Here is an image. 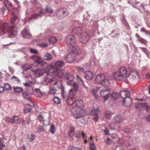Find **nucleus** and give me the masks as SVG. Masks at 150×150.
<instances>
[{
    "mask_svg": "<svg viewBox=\"0 0 150 150\" xmlns=\"http://www.w3.org/2000/svg\"><path fill=\"white\" fill-rule=\"evenodd\" d=\"M24 112L25 113H27L28 112H30L31 110V109L30 108H27L26 106L24 107Z\"/></svg>",
    "mask_w": 150,
    "mask_h": 150,
    "instance_id": "bf43d9fd",
    "label": "nucleus"
},
{
    "mask_svg": "<svg viewBox=\"0 0 150 150\" xmlns=\"http://www.w3.org/2000/svg\"><path fill=\"white\" fill-rule=\"evenodd\" d=\"M111 96L112 98L115 99L117 98L119 96V94L116 92H113L112 94H111Z\"/></svg>",
    "mask_w": 150,
    "mask_h": 150,
    "instance_id": "37998d69",
    "label": "nucleus"
},
{
    "mask_svg": "<svg viewBox=\"0 0 150 150\" xmlns=\"http://www.w3.org/2000/svg\"><path fill=\"white\" fill-rule=\"evenodd\" d=\"M84 75L86 79L88 80L91 79L93 76V72L89 71H86Z\"/></svg>",
    "mask_w": 150,
    "mask_h": 150,
    "instance_id": "bb28decb",
    "label": "nucleus"
},
{
    "mask_svg": "<svg viewBox=\"0 0 150 150\" xmlns=\"http://www.w3.org/2000/svg\"><path fill=\"white\" fill-rule=\"evenodd\" d=\"M77 70L79 71L83 72L84 71V69L83 68H81L80 67H77L76 68Z\"/></svg>",
    "mask_w": 150,
    "mask_h": 150,
    "instance_id": "680f3d73",
    "label": "nucleus"
},
{
    "mask_svg": "<svg viewBox=\"0 0 150 150\" xmlns=\"http://www.w3.org/2000/svg\"><path fill=\"white\" fill-rule=\"evenodd\" d=\"M29 78H31V80L29 79L28 82L23 83L24 86L26 87H31L35 83V79L34 78H32L30 76H28L29 79Z\"/></svg>",
    "mask_w": 150,
    "mask_h": 150,
    "instance_id": "a211bd4d",
    "label": "nucleus"
},
{
    "mask_svg": "<svg viewBox=\"0 0 150 150\" xmlns=\"http://www.w3.org/2000/svg\"><path fill=\"white\" fill-rule=\"evenodd\" d=\"M13 90L16 93L22 92L23 91V88L21 87H13Z\"/></svg>",
    "mask_w": 150,
    "mask_h": 150,
    "instance_id": "e433bc0d",
    "label": "nucleus"
},
{
    "mask_svg": "<svg viewBox=\"0 0 150 150\" xmlns=\"http://www.w3.org/2000/svg\"><path fill=\"white\" fill-rule=\"evenodd\" d=\"M118 71L124 78L127 77V71L125 67H121Z\"/></svg>",
    "mask_w": 150,
    "mask_h": 150,
    "instance_id": "6ab92c4d",
    "label": "nucleus"
},
{
    "mask_svg": "<svg viewBox=\"0 0 150 150\" xmlns=\"http://www.w3.org/2000/svg\"><path fill=\"white\" fill-rule=\"evenodd\" d=\"M79 38L81 43H85L88 40L89 36L86 32L82 31L80 34Z\"/></svg>",
    "mask_w": 150,
    "mask_h": 150,
    "instance_id": "1a4fd4ad",
    "label": "nucleus"
},
{
    "mask_svg": "<svg viewBox=\"0 0 150 150\" xmlns=\"http://www.w3.org/2000/svg\"><path fill=\"white\" fill-rule=\"evenodd\" d=\"M38 130L40 132H42L45 131V130L43 127L40 126L38 128Z\"/></svg>",
    "mask_w": 150,
    "mask_h": 150,
    "instance_id": "69168bd1",
    "label": "nucleus"
},
{
    "mask_svg": "<svg viewBox=\"0 0 150 150\" xmlns=\"http://www.w3.org/2000/svg\"><path fill=\"white\" fill-rule=\"evenodd\" d=\"M17 12V9L15 8H13L11 12L12 14L13 17L11 18L10 22L12 24H17L19 22L18 16L15 14Z\"/></svg>",
    "mask_w": 150,
    "mask_h": 150,
    "instance_id": "0eeeda50",
    "label": "nucleus"
},
{
    "mask_svg": "<svg viewBox=\"0 0 150 150\" xmlns=\"http://www.w3.org/2000/svg\"><path fill=\"white\" fill-rule=\"evenodd\" d=\"M6 121L8 123H11L13 124V118L11 119L9 117H6L5 118Z\"/></svg>",
    "mask_w": 150,
    "mask_h": 150,
    "instance_id": "de8ad7c7",
    "label": "nucleus"
},
{
    "mask_svg": "<svg viewBox=\"0 0 150 150\" xmlns=\"http://www.w3.org/2000/svg\"><path fill=\"white\" fill-rule=\"evenodd\" d=\"M114 79L116 80H122L124 78L119 71L115 72L113 74Z\"/></svg>",
    "mask_w": 150,
    "mask_h": 150,
    "instance_id": "cd10ccee",
    "label": "nucleus"
},
{
    "mask_svg": "<svg viewBox=\"0 0 150 150\" xmlns=\"http://www.w3.org/2000/svg\"><path fill=\"white\" fill-rule=\"evenodd\" d=\"M34 72L35 75L38 77L42 76L44 73H46V71L45 69H38L35 70Z\"/></svg>",
    "mask_w": 150,
    "mask_h": 150,
    "instance_id": "5701e85b",
    "label": "nucleus"
},
{
    "mask_svg": "<svg viewBox=\"0 0 150 150\" xmlns=\"http://www.w3.org/2000/svg\"><path fill=\"white\" fill-rule=\"evenodd\" d=\"M12 118L13 124L15 123L22 124L24 122V121L23 119H20L17 115H14L12 117Z\"/></svg>",
    "mask_w": 150,
    "mask_h": 150,
    "instance_id": "4be33fe9",
    "label": "nucleus"
},
{
    "mask_svg": "<svg viewBox=\"0 0 150 150\" xmlns=\"http://www.w3.org/2000/svg\"><path fill=\"white\" fill-rule=\"evenodd\" d=\"M71 50L72 52L71 53H73L76 55L78 53V49L76 46H72L71 48Z\"/></svg>",
    "mask_w": 150,
    "mask_h": 150,
    "instance_id": "4c0bfd02",
    "label": "nucleus"
},
{
    "mask_svg": "<svg viewBox=\"0 0 150 150\" xmlns=\"http://www.w3.org/2000/svg\"><path fill=\"white\" fill-rule=\"evenodd\" d=\"M93 107L96 108H93L91 112V114L94 116L95 117L93 118V120L95 122H96L98 120L99 118L98 114L99 113V111L98 110V107L96 105H93Z\"/></svg>",
    "mask_w": 150,
    "mask_h": 150,
    "instance_id": "6e6552de",
    "label": "nucleus"
},
{
    "mask_svg": "<svg viewBox=\"0 0 150 150\" xmlns=\"http://www.w3.org/2000/svg\"><path fill=\"white\" fill-rule=\"evenodd\" d=\"M90 150H96L94 143L93 142L89 144Z\"/></svg>",
    "mask_w": 150,
    "mask_h": 150,
    "instance_id": "c03bdc74",
    "label": "nucleus"
},
{
    "mask_svg": "<svg viewBox=\"0 0 150 150\" xmlns=\"http://www.w3.org/2000/svg\"><path fill=\"white\" fill-rule=\"evenodd\" d=\"M69 85L72 86L73 88H72L70 89L69 91V95L67 96H69L70 99H74L75 97V96L76 95V94L77 92L79 90V86L78 85L75 83L74 81L70 83H69Z\"/></svg>",
    "mask_w": 150,
    "mask_h": 150,
    "instance_id": "20e7f679",
    "label": "nucleus"
},
{
    "mask_svg": "<svg viewBox=\"0 0 150 150\" xmlns=\"http://www.w3.org/2000/svg\"><path fill=\"white\" fill-rule=\"evenodd\" d=\"M105 117L107 118H110L111 116V114L110 111H106L105 114Z\"/></svg>",
    "mask_w": 150,
    "mask_h": 150,
    "instance_id": "5fc2aeb1",
    "label": "nucleus"
},
{
    "mask_svg": "<svg viewBox=\"0 0 150 150\" xmlns=\"http://www.w3.org/2000/svg\"><path fill=\"white\" fill-rule=\"evenodd\" d=\"M58 88L60 89L62 93L63 99L67 101V103L69 105H75L77 107H80L83 105V101L81 99H76V95L74 99H70L69 96H65L64 94V88L63 86L60 85V86H57Z\"/></svg>",
    "mask_w": 150,
    "mask_h": 150,
    "instance_id": "f257e3e1",
    "label": "nucleus"
},
{
    "mask_svg": "<svg viewBox=\"0 0 150 150\" xmlns=\"http://www.w3.org/2000/svg\"><path fill=\"white\" fill-rule=\"evenodd\" d=\"M49 76L43 78V80L45 82H47V85H50L51 86H54L56 85L58 83L57 81L54 80L53 79H50L48 77Z\"/></svg>",
    "mask_w": 150,
    "mask_h": 150,
    "instance_id": "ddd939ff",
    "label": "nucleus"
},
{
    "mask_svg": "<svg viewBox=\"0 0 150 150\" xmlns=\"http://www.w3.org/2000/svg\"><path fill=\"white\" fill-rule=\"evenodd\" d=\"M31 58L34 61L38 64H41L42 67H46L47 65V63L41 60L40 57L36 55H33L31 56Z\"/></svg>",
    "mask_w": 150,
    "mask_h": 150,
    "instance_id": "9b49d317",
    "label": "nucleus"
},
{
    "mask_svg": "<svg viewBox=\"0 0 150 150\" xmlns=\"http://www.w3.org/2000/svg\"><path fill=\"white\" fill-rule=\"evenodd\" d=\"M140 48L144 52H145L147 55H148V54L149 53V52L147 49H146V48H143L142 47H140Z\"/></svg>",
    "mask_w": 150,
    "mask_h": 150,
    "instance_id": "0e129e2a",
    "label": "nucleus"
},
{
    "mask_svg": "<svg viewBox=\"0 0 150 150\" xmlns=\"http://www.w3.org/2000/svg\"><path fill=\"white\" fill-rule=\"evenodd\" d=\"M53 101L55 104H58L60 103L61 100L59 98L55 97L54 98Z\"/></svg>",
    "mask_w": 150,
    "mask_h": 150,
    "instance_id": "a19ab883",
    "label": "nucleus"
},
{
    "mask_svg": "<svg viewBox=\"0 0 150 150\" xmlns=\"http://www.w3.org/2000/svg\"><path fill=\"white\" fill-rule=\"evenodd\" d=\"M60 12H62L63 15L64 16H67L68 14L66 8H64L61 10L60 11Z\"/></svg>",
    "mask_w": 150,
    "mask_h": 150,
    "instance_id": "09e8293b",
    "label": "nucleus"
},
{
    "mask_svg": "<svg viewBox=\"0 0 150 150\" xmlns=\"http://www.w3.org/2000/svg\"><path fill=\"white\" fill-rule=\"evenodd\" d=\"M55 130L56 129L55 126L53 124L52 125L50 128V132L52 134H54V133Z\"/></svg>",
    "mask_w": 150,
    "mask_h": 150,
    "instance_id": "a18cd8bd",
    "label": "nucleus"
},
{
    "mask_svg": "<svg viewBox=\"0 0 150 150\" xmlns=\"http://www.w3.org/2000/svg\"><path fill=\"white\" fill-rule=\"evenodd\" d=\"M81 29L79 27L74 28L72 31V32L75 34H80L82 32Z\"/></svg>",
    "mask_w": 150,
    "mask_h": 150,
    "instance_id": "473e14b6",
    "label": "nucleus"
},
{
    "mask_svg": "<svg viewBox=\"0 0 150 150\" xmlns=\"http://www.w3.org/2000/svg\"><path fill=\"white\" fill-rule=\"evenodd\" d=\"M31 68V67L29 64H26L22 66V69L24 71H27Z\"/></svg>",
    "mask_w": 150,
    "mask_h": 150,
    "instance_id": "c9c22d12",
    "label": "nucleus"
},
{
    "mask_svg": "<svg viewBox=\"0 0 150 150\" xmlns=\"http://www.w3.org/2000/svg\"><path fill=\"white\" fill-rule=\"evenodd\" d=\"M45 13L46 12L49 13H51L53 11L52 10L49 6H47L45 10Z\"/></svg>",
    "mask_w": 150,
    "mask_h": 150,
    "instance_id": "603ef678",
    "label": "nucleus"
},
{
    "mask_svg": "<svg viewBox=\"0 0 150 150\" xmlns=\"http://www.w3.org/2000/svg\"><path fill=\"white\" fill-rule=\"evenodd\" d=\"M29 32L28 30L25 29L22 33L23 37L25 38H32V35Z\"/></svg>",
    "mask_w": 150,
    "mask_h": 150,
    "instance_id": "b1692460",
    "label": "nucleus"
},
{
    "mask_svg": "<svg viewBox=\"0 0 150 150\" xmlns=\"http://www.w3.org/2000/svg\"><path fill=\"white\" fill-rule=\"evenodd\" d=\"M37 45L41 47H46L48 46L47 43L38 42L37 43Z\"/></svg>",
    "mask_w": 150,
    "mask_h": 150,
    "instance_id": "ea45409f",
    "label": "nucleus"
},
{
    "mask_svg": "<svg viewBox=\"0 0 150 150\" xmlns=\"http://www.w3.org/2000/svg\"><path fill=\"white\" fill-rule=\"evenodd\" d=\"M35 136L33 134H31L28 136V138L30 139V141H33L35 139Z\"/></svg>",
    "mask_w": 150,
    "mask_h": 150,
    "instance_id": "6e6d98bb",
    "label": "nucleus"
},
{
    "mask_svg": "<svg viewBox=\"0 0 150 150\" xmlns=\"http://www.w3.org/2000/svg\"><path fill=\"white\" fill-rule=\"evenodd\" d=\"M5 147V145L3 143H0V150H3V149Z\"/></svg>",
    "mask_w": 150,
    "mask_h": 150,
    "instance_id": "338daca9",
    "label": "nucleus"
},
{
    "mask_svg": "<svg viewBox=\"0 0 150 150\" xmlns=\"http://www.w3.org/2000/svg\"><path fill=\"white\" fill-rule=\"evenodd\" d=\"M140 105L141 107L146 109V110H147L149 106L147 103H141Z\"/></svg>",
    "mask_w": 150,
    "mask_h": 150,
    "instance_id": "3c124183",
    "label": "nucleus"
},
{
    "mask_svg": "<svg viewBox=\"0 0 150 150\" xmlns=\"http://www.w3.org/2000/svg\"><path fill=\"white\" fill-rule=\"evenodd\" d=\"M30 51L31 53L37 54L38 53V51L36 49H30Z\"/></svg>",
    "mask_w": 150,
    "mask_h": 150,
    "instance_id": "e2e57ef3",
    "label": "nucleus"
},
{
    "mask_svg": "<svg viewBox=\"0 0 150 150\" xmlns=\"http://www.w3.org/2000/svg\"><path fill=\"white\" fill-rule=\"evenodd\" d=\"M129 92L127 90H122L120 91L119 93L120 96L122 98L125 99L129 96Z\"/></svg>",
    "mask_w": 150,
    "mask_h": 150,
    "instance_id": "393cba45",
    "label": "nucleus"
},
{
    "mask_svg": "<svg viewBox=\"0 0 150 150\" xmlns=\"http://www.w3.org/2000/svg\"><path fill=\"white\" fill-rule=\"evenodd\" d=\"M113 150H123V149L121 146H117Z\"/></svg>",
    "mask_w": 150,
    "mask_h": 150,
    "instance_id": "13d9d810",
    "label": "nucleus"
},
{
    "mask_svg": "<svg viewBox=\"0 0 150 150\" xmlns=\"http://www.w3.org/2000/svg\"><path fill=\"white\" fill-rule=\"evenodd\" d=\"M26 147L25 146H23L18 149L17 150H25Z\"/></svg>",
    "mask_w": 150,
    "mask_h": 150,
    "instance_id": "774afa93",
    "label": "nucleus"
},
{
    "mask_svg": "<svg viewBox=\"0 0 150 150\" xmlns=\"http://www.w3.org/2000/svg\"><path fill=\"white\" fill-rule=\"evenodd\" d=\"M65 40L68 45L73 44L76 42L75 37L71 35L67 36Z\"/></svg>",
    "mask_w": 150,
    "mask_h": 150,
    "instance_id": "2eb2a0df",
    "label": "nucleus"
},
{
    "mask_svg": "<svg viewBox=\"0 0 150 150\" xmlns=\"http://www.w3.org/2000/svg\"><path fill=\"white\" fill-rule=\"evenodd\" d=\"M64 64L63 61H59L52 63L49 65V66L55 75L59 77H62L64 75V71L59 68L62 67Z\"/></svg>",
    "mask_w": 150,
    "mask_h": 150,
    "instance_id": "f03ea898",
    "label": "nucleus"
},
{
    "mask_svg": "<svg viewBox=\"0 0 150 150\" xmlns=\"http://www.w3.org/2000/svg\"><path fill=\"white\" fill-rule=\"evenodd\" d=\"M78 110L76 108H73L71 109V112L73 114H74V117L78 119L83 116V113L84 112L83 109H81L79 111H77Z\"/></svg>",
    "mask_w": 150,
    "mask_h": 150,
    "instance_id": "423d86ee",
    "label": "nucleus"
},
{
    "mask_svg": "<svg viewBox=\"0 0 150 150\" xmlns=\"http://www.w3.org/2000/svg\"><path fill=\"white\" fill-rule=\"evenodd\" d=\"M64 77L67 80V83L68 85L69 84V83H71L74 81V77L73 74L69 72L66 73L64 76Z\"/></svg>",
    "mask_w": 150,
    "mask_h": 150,
    "instance_id": "f3484780",
    "label": "nucleus"
},
{
    "mask_svg": "<svg viewBox=\"0 0 150 150\" xmlns=\"http://www.w3.org/2000/svg\"><path fill=\"white\" fill-rule=\"evenodd\" d=\"M56 90L54 88L52 87H50V93L53 95H54L56 93Z\"/></svg>",
    "mask_w": 150,
    "mask_h": 150,
    "instance_id": "79ce46f5",
    "label": "nucleus"
},
{
    "mask_svg": "<svg viewBox=\"0 0 150 150\" xmlns=\"http://www.w3.org/2000/svg\"><path fill=\"white\" fill-rule=\"evenodd\" d=\"M34 94L37 97H40L42 96V93L38 89H36L34 92Z\"/></svg>",
    "mask_w": 150,
    "mask_h": 150,
    "instance_id": "72a5a7b5",
    "label": "nucleus"
},
{
    "mask_svg": "<svg viewBox=\"0 0 150 150\" xmlns=\"http://www.w3.org/2000/svg\"><path fill=\"white\" fill-rule=\"evenodd\" d=\"M129 77L131 81H135L139 78L138 74L135 70L131 71L129 73Z\"/></svg>",
    "mask_w": 150,
    "mask_h": 150,
    "instance_id": "4468645a",
    "label": "nucleus"
},
{
    "mask_svg": "<svg viewBox=\"0 0 150 150\" xmlns=\"http://www.w3.org/2000/svg\"><path fill=\"white\" fill-rule=\"evenodd\" d=\"M47 114L44 112H42L38 116V118L40 122L42 121L43 122V125L44 126H46L47 125H45L44 122L45 119L47 116Z\"/></svg>",
    "mask_w": 150,
    "mask_h": 150,
    "instance_id": "412c9836",
    "label": "nucleus"
},
{
    "mask_svg": "<svg viewBox=\"0 0 150 150\" xmlns=\"http://www.w3.org/2000/svg\"><path fill=\"white\" fill-rule=\"evenodd\" d=\"M11 79L14 83L17 84L20 82V80L18 78L15 76H13Z\"/></svg>",
    "mask_w": 150,
    "mask_h": 150,
    "instance_id": "58836bf2",
    "label": "nucleus"
},
{
    "mask_svg": "<svg viewBox=\"0 0 150 150\" xmlns=\"http://www.w3.org/2000/svg\"><path fill=\"white\" fill-rule=\"evenodd\" d=\"M132 103L131 98L129 97L125 98L123 101V104L125 106L129 107L131 105Z\"/></svg>",
    "mask_w": 150,
    "mask_h": 150,
    "instance_id": "a878e982",
    "label": "nucleus"
},
{
    "mask_svg": "<svg viewBox=\"0 0 150 150\" xmlns=\"http://www.w3.org/2000/svg\"><path fill=\"white\" fill-rule=\"evenodd\" d=\"M44 58L45 60L49 61L52 60V57L51 54L49 53H46L45 54Z\"/></svg>",
    "mask_w": 150,
    "mask_h": 150,
    "instance_id": "7c9ffc66",
    "label": "nucleus"
},
{
    "mask_svg": "<svg viewBox=\"0 0 150 150\" xmlns=\"http://www.w3.org/2000/svg\"><path fill=\"white\" fill-rule=\"evenodd\" d=\"M138 40L141 43L143 44H145L146 42V40L141 37L139 38Z\"/></svg>",
    "mask_w": 150,
    "mask_h": 150,
    "instance_id": "052dcab7",
    "label": "nucleus"
},
{
    "mask_svg": "<svg viewBox=\"0 0 150 150\" xmlns=\"http://www.w3.org/2000/svg\"><path fill=\"white\" fill-rule=\"evenodd\" d=\"M11 28V29H10L9 30L11 35L13 36L16 35L17 33V29L15 26H11L10 27Z\"/></svg>",
    "mask_w": 150,
    "mask_h": 150,
    "instance_id": "c756f323",
    "label": "nucleus"
},
{
    "mask_svg": "<svg viewBox=\"0 0 150 150\" xmlns=\"http://www.w3.org/2000/svg\"><path fill=\"white\" fill-rule=\"evenodd\" d=\"M100 89V88L99 87H97L93 88L91 90L92 95L96 99H98V96L97 94V92Z\"/></svg>",
    "mask_w": 150,
    "mask_h": 150,
    "instance_id": "c85d7f7f",
    "label": "nucleus"
},
{
    "mask_svg": "<svg viewBox=\"0 0 150 150\" xmlns=\"http://www.w3.org/2000/svg\"><path fill=\"white\" fill-rule=\"evenodd\" d=\"M23 95L25 98V104L30 107H33L34 106V103L30 99V94L27 92H24L23 93Z\"/></svg>",
    "mask_w": 150,
    "mask_h": 150,
    "instance_id": "9d476101",
    "label": "nucleus"
},
{
    "mask_svg": "<svg viewBox=\"0 0 150 150\" xmlns=\"http://www.w3.org/2000/svg\"><path fill=\"white\" fill-rule=\"evenodd\" d=\"M141 31L142 32H145L146 34L150 35V32L146 30L144 28H142L141 29Z\"/></svg>",
    "mask_w": 150,
    "mask_h": 150,
    "instance_id": "4d7b16f0",
    "label": "nucleus"
},
{
    "mask_svg": "<svg viewBox=\"0 0 150 150\" xmlns=\"http://www.w3.org/2000/svg\"><path fill=\"white\" fill-rule=\"evenodd\" d=\"M114 119L118 123L122 122L123 121L120 115H117L115 117H114Z\"/></svg>",
    "mask_w": 150,
    "mask_h": 150,
    "instance_id": "2f4dec72",
    "label": "nucleus"
},
{
    "mask_svg": "<svg viewBox=\"0 0 150 150\" xmlns=\"http://www.w3.org/2000/svg\"><path fill=\"white\" fill-rule=\"evenodd\" d=\"M4 87L6 90L8 91L11 90V86L8 83H6L4 84Z\"/></svg>",
    "mask_w": 150,
    "mask_h": 150,
    "instance_id": "8fccbe9b",
    "label": "nucleus"
},
{
    "mask_svg": "<svg viewBox=\"0 0 150 150\" xmlns=\"http://www.w3.org/2000/svg\"><path fill=\"white\" fill-rule=\"evenodd\" d=\"M49 41L50 44H53L56 42L57 39L56 37H52L49 38Z\"/></svg>",
    "mask_w": 150,
    "mask_h": 150,
    "instance_id": "f704fd0d",
    "label": "nucleus"
},
{
    "mask_svg": "<svg viewBox=\"0 0 150 150\" xmlns=\"http://www.w3.org/2000/svg\"><path fill=\"white\" fill-rule=\"evenodd\" d=\"M1 31L4 33H6L9 31L10 29H11L8 24L7 23H2L1 25Z\"/></svg>",
    "mask_w": 150,
    "mask_h": 150,
    "instance_id": "dca6fc26",
    "label": "nucleus"
},
{
    "mask_svg": "<svg viewBox=\"0 0 150 150\" xmlns=\"http://www.w3.org/2000/svg\"><path fill=\"white\" fill-rule=\"evenodd\" d=\"M36 11L39 13L35 14L32 15L28 19V21H30L32 19L35 18L37 17L40 16L41 14H44L45 13V11L44 9H42L40 7H38L36 8Z\"/></svg>",
    "mask_w": 150,
    "mask_h": 150,
    "instance_id": "f8f14e48",
    "label": "nucleus"
},
{
    "mask_svg": "<svg viewBox=\"0 0 150 150\" xmlns=\"http://www.w3.org/2000/svg\"><path fill=\"white\" fill-rule=\"evenodd\" d=\"M109 126L112 129H114L116 128V127L115 125V123L114 122L110 123L109 124Z\"/></svg>",
    "mask_w": 150,
    "mask_h": 150,
    "instance_id": "864d4df0",
    "label": "nucleus"
},
{
    "mask_svg": "<svg viewBox=\"0 0 150 150\" xmlns=\"http://www.w3.org/2000/svg\"><path fill=\"white\" fill-rule=\"evenodd\" d=\"M76 55L75 54L71 53L68 54L66 58L67 62L69 63L72 62L75 59Z\"/></svg>",
    "mask_w": 150,
    "mask_h": 150,
    "instance_id": "aec40b11",
    "label": "nucleus"
},
{
    "mask_svg": "<svg viewBox=\"0 0 150 150\" xmlns=\"http://www.w3.org/2000/svg\"><path fill=\"white\" fill-rule=\"evenodd\" d=\"M110 90L108 88H105L100 90V94L101 97H102L104 100L106 101L109 98L111 94Z\"/></svg>",
    "mask_w": 150,
    "mask_h": 150,
    "instance_id": "39448f33",
    "label": "nucleus"
},
{
    "mask_svg": "<svg viewBox=\"0 0 150 150\" xmlns=\"http://www.w3.org/2000/svg\"><path fill=\"white\" fill-rule=\"evenodd\" d=\"M110 77H105L104 74H100L96 76V81L97 83L101 85L108 86L110 84Z\"/></svg>",
    "mask_w": 150,
    "mask_h": 150,
    "instance_id": "7ed1b4c3",
    "label": "nucleus"
},
{
    "mask_svg": "<svg viewBox=\"0 0 150 150\" xmlns=\"http://www.w3.org/2000/svg\"><path fill=\"white\" fill-rule=\"evenodd\" d=\"M76 78L78 81L81 82L83 86L85 87H86L84 84L83 81L81 77H80L79 76L77 75L76 77Z\"/></svg>",
    "mask_w": 150,
    "mask_h": 150,
    "instance_id": "49530a36",
    "label": "nucleus"
}]
</instances>
